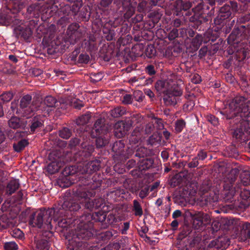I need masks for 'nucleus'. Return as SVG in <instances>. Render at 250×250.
<instances>
[{
    "label": "nucleus",
    "instance_id": "obj_34",
    "mask_svg": "<svg viewBox=\"0 0 250 250\" xmlns=\"http://www.w3.org/2000/svg\"><path fill=\"white\" fill-rule=\"evenodd\" d=\"M101 167V161L98 160H95L89 162L85 166L84 171L88 174L97 171Z\"/></svg>",
    "mask_w": 250,
    "mask_h": 250
},
{
    "label": "nucleus",
    "instance_id": "obj_21",
    "mask_svg": "<svg viewBox=\"0 0 250 250\" xmlns=\"http://www.w3.org/2000/svg\"><path fill=\"white\" fill-rule=\"evenodd\" d=\"M60 108H58L57 110L59 112H61L62 114L65 113V110L67 109L69 107L81 109L84 106L82 101L78 99H75L72 101L59 102Z\"/></svg>",
    "mask_w": 250,
    "mask_h": 250
},
{
    "label": "nucleus",
    "instance_id": "obj_5",
    "mask_svg": "<svg viewBox=\"0 0 250 250\" xmlns=\"http://www.w3.org/2000/svg\"><path fill=\"white\" fill-rule=\"evenodd\" d=\"M185 216L190 217L192 228L195 229L206 226L210 223L211 220L209 214L201 211L188 210L185 212Z\"/></svg>",
    "mask_w": 250,
    "mask_h": 250
},
{
    "label": "nucleus",
    "instance_id": "obj_10",
    "mask_svg": "<svg viewBox=\"0 0 250 250\" xmlns=\"http://www.w3.org/2000/svg\"><path fill=\"white\" fill-rule=\"evenodd\" d=\"M81 146L83 150L79 151L75 155V158L78 162L86 161L87 158L91 155L95 149L94 146L90 144V141L83 142Z\"/></svg>",
    "mask_w": 250,
    "mask_h": 250
},
{
    "label": "nucleus",
    "instance_id": "obj_33",
    "mask_svg": "<svg viewBox=\"0 0 250 250\" xmlns=\"http://www.w3.org/2000/svg\"><path fill=\"white\" fill-rule=\"evenodd\" d=\"M110 120L109 113L103 112L99 115H95V122L93 125H112V124H110L109 122Z\"/></svg>",
    "mask_w": 250,
    "mask_h": 250
},
{
    "label": "nucleus",
    "instance_id": "obj_24",
    "mask_svg": "<svg viewBox=\"0 0 250 250\" xmlns=\"http://www.w3.org/2000/svg\"><path fill=\"white\" fill-rule=\"evenodd\" d=\"M28 0H10L7 9L12 14H15L21 10Z\"/></svg>",
    "mask_w": 250,
    "mask_h": 250
},
{
    "label": "nucleus",
    "instance_id": "obj_62",
    "mask_svg": "<svg viewBox=\"0 0 250 250\" xmlns=\"http://www.w3.org/2000/svg\"><path fill=\"white\" fill-rule=\"evenodd\" d=\"M59 135L60 137L64 139H67L71 136L72 132L68 128L64 127L62 129L59 131Z\"/></svg>",
    "mask_w": 250,
    "mask_h": 250
},
{
    "label": "nucleus",
    "instance_id": "obj_46",
    "mask_svg": "<svg viewBox=\"0 0 250 250\" xmlns=\"http://www.w3.org/2000/svg\"><path fill=\"white\" fill-rule=\"evenodd\" d=\"M19 186L20 184L18 180L14 179L10 181L6 188V193L11 195L19 188Z\"/></svg>",
    "mask_w": 250,
    "mask_h": 250
},
{
    "label": "nucleus",
    "instance_id": "obj_6",
    "mask_svg": "<svg viewBox=\"0 0 250 250\" xmlns=\"http://www.w3.org/2000/svg\"><path fill=\"white\" fill-rule=\"evenodd\" d=\"M93 226V223H89L86 221L81 220V216L80 223L70 239L87 241L93 236V234L92 230Z\"/></svg>",
    "mask_w": 250,
    "mask_h": 250
},
{
    "label": "nucleus",
    "instance_id": "obj_2",
    "mask_svg": "<svg viewBox=\"0 0 250 250\" xmlns=\"http://www.w3.org/2000/svg\"><path fill=\"white\" fill-rule=\"evenodd\" d=\"M113 0H100V4L102 7H108ZM114 4L116 5L117 12L123 15L125 20L129 21L132 16L135 14L137 1L132 0H115Z\"/></svg>",
    "mask_w": 250,
    "mask_h": 250
},
{
    "label": "nucleus",
    "instance_id": "obj_30",
    "mask_svg": "<svg viewBox=\"0 0 250 250\" xmlns=\"http://www.w3.org/2000/svg\"><path fill=\"white\" fill-rule=\"evenodd\" d=\"M41 212L42 213H43V215L42 216V219L43 220V224L44 226V228H46L47 229H52V225L51 221L53 220V216L52 212L53 211L50 208H48L46 210L44 208H41Z\"/></svg>",
    "mask_w": 250,
    "mask_h": 250
},
{
    "label": "nucleus",
    "instance_id": "obj_45",
    "mask_svg": "<svg viewBox=\"0 0 250 250\" xmlns=\"http://www.w3.org/2000/svg\"><path fill=\"white\" fill-rule=\"evenodd\" d=\"M126 113L125 108L123 106H117L110 111L109 116L113 118H119L125 114Z\"/></svg>",
    "mask_w": 250,
    "mask_h": 250
},
{
    "label": "nucleus",
    "instance_id": "obj_22",
    "mask_svg": "<svg viewBox=\"0 0 250 250\" xmlns=\"http://www.w3.org/2000/svg\"><path fill=\"white\" fill-rule=\"evenodd\" d=\"M50 209L53 211L52 216L54 223H56L59 219L65 216L66 210L62 205V200L58 201L57 203L54 204Z\"/></svg>",
    "mask_w": 250,
    "mask_h": 250
},
{
    "label": "nucleus",
    "instance_id": "obj_23",
    "mask_svg": "<svg viewBox=\"0 0 250 250\" xmlns=\"http://www.w3.org/2000/svg\"><path fill=\"white\" fill-rule=\"evenodd\" d=\"M95 114L90 111L81 115L75 120L76 125H86L95 121Z\"/></svg>",
    "mask_w": 250,
    "mask_h": 250
},
{
    "label": "nucleus",
    "instance_id": "obj_35",
    "mask_svg": "<svg viewBox=\"0 0 250 250\" xmlns=\"http://www.w3.org/2000/svg\"><path fill=\"white\" fill-rule=\"evenodd\" d=\"M42 11V6L38 3H35L30 5L27 9V13L31 16L38 18L40 16Z\"/></svg>",
    "mask_w": 250,
    "mask_h": 250
},
{
    "label": "nucleus",
    "instance_id": "obj_55",
    "mask_svg": "<svg viewBox=\"0 0 250 250\" xmlns=\"http://www.w3.org/2000/svg\"><path fill=\"white\" fill-rule=\"evenodd\" d=\"M180 36V30L176 29V28H169V32H168L167 38L170 41L175 40L176 38Z\"/></svg>",
    "mask_w": 250,
    "mask_h": 250
},
{
    "label": "nucleus",
    "instance_id": "obj_27",
    "mask_svg": "<svg viewBox=\"0 0 250 250\" xmlns=\"http://www.w3.org/2000/svg\"><path fill=\"white\" fill-rule=\"evenodd\" d=\"M239 239L243 242L250 240V223L244 222L240 226Z\"/></svg>",
    "mask_w": 250,
    "mask_h": 250
},
{
    "label": "nucleus",
    "instance_id": "obj_51",
    "mask_svg": "<svg viewBox=\"0 0 250 250\" xmlns=\"http://www.w3.org/2000/svg\"><path fill=\"white\" fill-rule=\"evenodd\" d=\"M163 15V12L161 9L153 10L149 14V19L152 20L154 22L157 23Z\"/></svg>",
    "mask_w": 250,
    "mask_h": 250
},
{
    "label": "nucleus",
    "instance_id": "obj_38",
    "mask_svg": "<svg viewBox=\"0 0 250 250\" xmlns=\"http://www.w3.org/2000/svg\"><path fill=\"white\" fill-rule=\"evenodd\" d=\"M17 31L25 40H28L33 34L32 28L29 26H19L17 28Z\"/></svg>",
    "mask_w": 250,
    "mask_h": 250
},
{
    "label": "nucleus",
    "instance_id": "obj_39",
    "mask_svg": "<svg viewBox=\"0 0 250 250\" xmlns=\"http://www.w3.org/2000/svg\"><path fill=\"white\" fill-rule=\"evenodd\" d=\"M72 193H73V198H76L78 200L88 198L87 193L82 188L80 185H79V187H76L72 188Z\"/></svg>",
    "mask_w": 250,
    "mask_h": 250
},
{
    "label": "nucleus",
    "instance_id": "obj_56",
    "mask_svg": "<svg viewBox=\"0 0 250 250\" xmlns=\"http://www.w3.org/2000/svg\"><path fill=\"white\" fill-rule=\"evenodd\" d=\"M28 145V142L27 140L22 139L17 143L14 144L13 148L15 151L19 152L23 149Z\"/></svg>",
    "mask_w": 250,
    "mask_h": 250
},
{
    "label": "nucleus",
    "instance_id": "obj_53",
    "mask_svg": "<svg viewBox=\"0 0 250 250\" xmlns=\"http://www.w3.org/2000/svg\"><path fill=\"white\" fill-rule=\"evenodd\" d=\"M163 97V101L167 105H174L177 104V98L172 93L167 94V93Z\"/></svg>",
    "mask_w": 250,
    "mask_h": 250
},
{
    "label": "nucleus",
    "instance_id": "obj_17",
    "mask_svg": "<svg viewBox=\"0 0 250 250\" xmlns=\"http://www.w3.org/2000/svg\"><path fill=\"white\" fill-rule=\"evenodd\" d=\"M66 33L72 43L79 40L83 34L80 29L79 25L77 23L71 24L68 26Z\"/></svg>",
    "mask_w": 250,
    "mask_h": 250
},
{
    "label": "nucleus",
    "instance_id": "obj_43",
    "mask_svg": "<svg viewBox=\"0 0 250 250\" xmlns=\"http://www.w3.org/2000/svg\"><path fill=\"white\" fill-rule=\"evenodd\" d=\"M81 183L84 185V186H89V188H91L92 189H95L97 188L100 187L101 185V181L100 182L98 181V182L95 181L94 180H93V178L92 179H86L85 178H82L81 179Z\"/></svg>",
    "mask_w": 250,
    "mask_h": 250
},
{
    "label": "nucleus",
    "instance_id": "obj_4",
    "mask_svg": "<svg viewBox=\"0 0 250 250\" xmlns=\"http://www.w3.org/2000/svg\"><path fill=\"white\" fill-rule=\"evenodd\" d=\"M78 173H83L81 171V166L73 165L65 167L62 172V176L57 180V185L62 188L69 187L74 183L73 177Z\"/></svg>",
    "mask_w": 250,
    "mask_h": 250
},
{
    "label": "nucleus",
    "instance_id": "obj_3",
    "mask_svg": "<svg viewBox=\"0 0 250 250\" xmlns=\"http://www.w3.org/2000/svg\"><path fill=\"white\" fill-rule=\"evenodd\" d=\"M238 10V3L235 1H230L229 3L225 4L219 8L217 17L214 20V23L218 29H221L231 18L233 13Z\"/></svg>",
    "mask_w": 250,
    "mask_h": 250
},
{
    "label": "nucleus",
    "instance_id": "obj_50",
    "mask_svg": "<svg viewBox=\"0 0 250 250\" xmlns=\"http://www.w3.org/2000/svg\"><path fill=\"white\" fill-rule=\"evenodd\" d=\"M222 224V229L226 230H229L233 228L234 223H236V220L234 219H228V218H223L221 220Z\"/></svg>",
    "mask_w": 250,
    "mask_h": 250
},
{
    "label": "nucleus",
    "instance_id": "obj_25",
    "mask_svg": "<svg viewBox=\"0 0 250 250\" xmlns=\"http://www.w3.org/2000/svg\"><path fill=\"white\" fill-rule=\"evenodd\" d=\"M192 12H187L185 13L184 15L183 14L182 15V17L176 18L173 19L171 23L172 28H176L177 29V28H179L181 25H183L186 21H188L191 23L190 25L195 28L193 26V23L190 22L189 20V17L192 16Z\"/></svg>",
    "mask_w": 250,
    "mask_h": 250
},
{
    "label": "nucleus",
    "instance_id": "obj_7",
    "mask_svg": "<svg viewBox=\"0 0 250 250\" xmlns=\"http://www.w3.org/2000/svg\"><path fill=\"white\" fill-rule=\"evenodd\" d=\"M245 26L244 25H240L234 28L228 38V43L234 48V51H238L239 49L237 47L242 43L241 42L245 37Z\"/></svg>",
    "mask_w": 250,
    "mask_h": 250
},
{
    "label": "nucleus",
    "instance_id": "obj_36",
    "mask_svg": "<svg viewBox=\"0 0 250 250\" xmlns=\"http://www.w3.org/2000/svg\"><path fill=\"white\" fill-rule=\"evenodd\" d=\"M62 203L63 208H64L66 210L76 211L78 210L81 208L78 203L71 199L65 200L63 201L62 200Z\"/></svg>",
    "mask_w": 250,
    "mask_h": 250
},
{
    "label": "nucleus",
    "instance_id": "obj_37",
    "mask_svg": "<svg viewBox=\"0 0 250 250\" xmlns=\"http://www.w3.org/2000/svg\"><path fill=\"white\" fill-rule=\"evenodd\" d=\"M241 81L240 87L243 91L250 95V80L249 78L244 74L239 75Z\"/></svg>",
    "mask_w": 250,
    "mask_h": 250
},
{
    "label": "nucleus",
    "instance_id": "obj_12",
    "mask_svg": "<svg viewBox=\"0 0 250 250\" xmlns=\"http://www.w3.org/2000/svg\"><path fill=\"white\" fill-rule=\"evenodd\" d=\"M188 178V171L185 170L174 175L168 180V183L172 188L183 187L187 184Z\"/></svg>",
    "mask_w": 250,
    "mask_h": 250
},
{
    "label": "nucleus",
    "instance_id": "obj_16",
    "mask_svg": "<svg viewBox=\"0 0 250 250\" xmlns=\"http://www.w3.org/2000/svg\"><path fill=\"white\" fill-rule=\"evenodd\" d=\"M106 217V214L103 213L100 211L95 212L94 214L87 213L81 216V220L83 221H86L89 223H93L92 222V220H95V222H101L102 227L104 228Z\"/></svg>",
    "mask_w": 250,
    "mask_h": 250
},
{
    "label": "nucleus",
    "instance_id": "obj_8",
    "mask_svg": "<svg viewBox=\"0 0 250 250\" xmlns=\"http://www.w3.org/2000/svg\"><path fill=\"white\" fill-rule=\"evenodd\" d=\"M125 21H123L122 17H117L113 20H109L106 21L103 25V32L104 34H107L106 40L110 41L114 39L116 33L111 28H118Z\"/></svg>",
    "mask_w": 250,
    "mask_h": 250
},
{
    "label": "nucleus",
    "instance_id": "obj_61",
    "mask_svg": "<svg viewBox=\"0 0 250 250\" xmlns=\"http://www.w3.org/2000/svg\"><path fill=\"white\" fill-rule=\"evenodd\" d=\"M180 36L184 37L186 35L188 38L193 37L195 35V31L192 29H186L185 28H180Z\"/></svg>",
    "mask_w": 250,
    "mask_h": 250
},
{
    "label": "nucleus",
    "instance_id": "obj_57",
    "mask_svg": "<svg viewBox=\"0 0 250 250\" xmlns=\"http://www.w3.org/2000/svg\"><path fill=\"white\" fill-rule=\"evenodd\" d=\"M49 242L48 240L42 238L36 241V247L40 250H48Z\"/></svg>",
    "mask_w": 250,
    "mask_h": 250
},
{
    "label": "nucleus",
    "instance_id": "obj_42",
    "mask_svg": "<svg viewBox=\"0 0 250 250\" xmlns=\"http://www.w3.org/2000/svg\"><path fill=\"white\" fill-rule=\"evenodd\" d=\"M114 129L115 136L119 138L124 137L128 132L130 126H116Z\"/></svg>",
    "mask_w": 250,
    "mask_h": 250
},
{
    "label": "nucleus",
    "instance_id": "obj_29",
    "mask_svg": "<svg viewBox=\"0 0 250 250\" xmlns=\"http://www.w3.org/2000/svg\"><path fill=\"white\" fill-rule=\"evenodd\" d=\"M11 13L7 9L0 11V25L8 26L11 24L14 20Z\"/></svg>",
    "mask_w": 250,
    "mask_h": 250
},
{
    "label": "nucleus",
    "instance_id": "obj_18",
    "mask_svg": "<svg viewBox=\"0 0 250 250\" xmlns=\"http://www.w3.org/2000/svg\"><path fill=\"white\" fill-rule=\"evenodd\" d=\"M223 189L221 191V196L225 202L232 203L235 201L234 196L236 193V190L232 185H230L225 182L223 186Z\"/></svg>",
    "mask_w": 250,
    "mask_h": 250
},
{
    "label": "nucleus",
    "instance_id": "obj_26",
    "mask_svg": "<svg viewBox=\"0 0 250 250\" xmlns=\"http://www.w3.org/2000/svg\"><path fill=\"white\" fill-rule=\"evenodd\" d=\"M193 228L191 227L190 224L187 220L185 219L184 217V225L182 228H181L180 232H179L177 239L182 240L187 236L190 237L193 233Z\"/></svg>",
    "mask_w": 250,
    "mask_h": 250
},
{
    "label": "nucleus",
    "instance_id": "obj_48",
    "mask_svg": "<svg viewBox=\"0 0 250 250\" xmlns=\"http://www.w3.org/2000/svg\"><path fill=\"white\" fill-rule=\"evenodd\" d=\"M130 29V26L125 21L118 28H117L115 32L118 35L120 38L128 33Z\"/></svg>",
    "mask_w": 250,
    "mask_h": 250
},
{
    "label": "nucleus",
    "instance_id": "obj_41",
    "mask_svg": "<svg viewBox=\"0 0 250 250\" xmlns=\"http://www.w3.org/2000/svg\"><path fill=\"white\" fill-rule=\"evenodd\" d=\"M239 173V170L238 168H235L231 169L229 173L227 175L226 180L225 181V182L227 181L228 184L233 186V183L238 177Z\"/></svg>",
    "mask_w": 250,
    "mask_h": 250
},
{
    "label": "nucleus",
    "instance_id": "obj_19",
    "mask_svg": "<svg viewBox=\"0 0 250 250\" xmlns=\"http://www.w3.org/2000/svg\"><path fill=\"white\" fill-rule=\"evenodd\" d=\"M219 196L214 191H210L209 192L203 194L201 196L200 202L201 206H213L214 203L218 201Z\"/></svg>",
    "mask_w": 250,
    "mask_h": 250
},
{
    "label": "nucleus",
    "instance_id": "obj_13",
    "mask_svg": "<svg viewBox=\"0 0 250 250\" xmlns=\"http://www.w3.org/2000/svg\"><path fill=\"white\" fill-rule=\"evenodd\" d=\"M68 250H93V247L87 241L73 239L68 240L66 243Z\"/></svg>",
    "mask_w": 250,
    "mask_h": 250
},
{
    "label": "nucleus",
    "instance_id": "obj_20",
    "mask_svg": "<svg viewBox=\"0 0 250 250\" xmlns=\"http://www.w3.org/2000/svg\"><path fill=\"white\" fill-rule=\"evenodd\" d=\"M192 6V2L189 0H176L174 2L173 8L177 13V16L180 15L182 11L186 12V13L187 12H192V15H193V8L191 11H188Z\"/></svg>",
    "mask_w": 250,
    "mask_h": 250
},
{
    "label": "nucleus",
    "instance_id": "obj_63",
    "mask_svg": "<svg viewBox=\"0 0 250 250\" xmlns=\"http://www.w3.org/2000/svg\"><path fill=\"white\" fill-rule=\"evenodd\" d=\"M162 136L158 133H154L149 137L148 142L151 145H153L156 143H160L161 141Z\"/></svg>",
    "mask_w": 250,
    "mask_h": 250
},
{
    "label": "nucleus",
    "instance_id": "obj_9",
    "mask_svg": "<svg viewBox=\"0 0 250 250\" xmlns=\"http://www.w3.org/2000/svg\"><path fill=\"white\" fill-rule=\"evenodd\" d=\"M239 195L242 201L238 205L235 204L229 205L228 206L230 209L236 208L238 210L241 211L250 207V200H248L250 197V190L247 189L246 188H241Z\"/></svg>",
    "mask_w": 250,
    "mask_h": 250
},
{
    "label": "nucleus",
    "instance_id": "obj_52",
    "mask_svg": "<svg viewBox=\"0 0 250 250\" xmlns=\"http://www.w3.org/2000/svg\"><path fill=\"white\" fill-rule=\"evenodd\" d=\"M58 102L52 96L45 97L43 101V104L48 107H54L58 105Z\"/></svg>",
    "mask_w": 250,
    "mask_h": 250
},
{
    "label": "nucleus",
    "instance_id": "obj_44",
    "mask_svg": "<svg viewBox=\"0 0 250 250\" xmlns=\"http://www.w3.org/2000/svg\"><path fill=\"white\" fill-rule=\"evenodd\" d=\"M62 165L61 162L52 161L47 167V171L51 174H53L59 171Z\"/></svg>",
    "mask_w": 250,
    "mask_h": 250
},
{
    "label": "nucleus",
    "instance_id": "obj_49",
    "mask_svg": "<svg viewBox=\"0 0 250 250\" xmlns=\"http://www.w3.org/2000/svg\"><path fill=\"white\" fill-rule=\"evenodd\" d=\"M150 150L145 147H140L134 152V155L140 159L148 157L149 154Z\"/></svg>",
    "mask_w": 250,
    "mask_h": 250
},
{
    "label": "nucleus",
    "instance_id": "obj_14",
    "mask_svg": "<svg viewBox=\"0 0 250 250\" xmlns=\"http://www.w3.org/2000/svg\"><path fill=\"white\" fill-rule=\"evenodd\" d=\"M246 100V99L243 96H236L232 100L229 104V106L235 111L233 114L240 112H247L250 110L248 106L245 107Z\"/></svg>",
    "mask_w": 250,
    "mask_h": 250
},
{
    "label": "nucleus",
    "instance_id": "obj_40",
    "mask_svg": "<svg viewBox=\"0 0 250 250\" xmlns=\"http://www.w3.org/2000/svg\"><path fill=\"white\" fill-rule=\"evenodd\" d=\"M155 88L159 94H165L168 90V82L164 80H158L155 84Z\"/></svg>",
    "mask_w": 250,
    "mask_h": 250
},
{
    "label": "nucleus",
    "instance_id": "obj_58",
    "mask_svg": "<svg viewBox=\"0 0 250 250\" xmlns=\"http://www.w3.org/2000/svg\"><path fill=\"white\" fill-rule=\"evenodd\" d=\"M145 54L146 56L150 59L153 58L156 56V50L152 44L148 45L145 49Z\"/></svg>",
    "mask_w": 250,
    "mask_h": 250
},
{
    "label": "nucleus",
    "instance_id": "obj_32",
    "mask_svg": "<svg viewBox=\"0 0 250 250\" xmlns=\"http://www.w3.org/2000/svg\"><path fill=\"white\" fill-rule=\"evenodd\" d=\"M107 131V126H93L89 133L91 138H95L104 135Z\"/></svg>",
    "mask_w": 250,
    "mask_h": 250
},
{
    "label": "nucleus",
    "instance_id": "obj_28",
    "mask_svg": "<svg viewBox=\"0 0 250 250\" xmlns=\"http://www.w3.org/2000/svg\"><path fill=\"white\" fill-rule=\"evenodd\" d=\"M154 159L149 157L140 159L137 163L140 171H146L153 167Z\"/></svg>",
    "mask_w": 250,
    "mask_h": 250
},
{
    "label": "nucleus",
    "instance_id": "obj_31",
    "mask_svg": "<svg viewBox=\"0 0 250 250\" xmlns=\"http://www.w3.org/2000/svg\"><path fill=\"white\" fill-rule=\"evenodd\" d=\"M43 213H42L41 209L38 213L37 216L36 217V213L33 212L30 216L29 223L30 225H33V227L37 226L39 228L43 225V220L42 219V216Z\"/></svg>",
    "mask_w": 250,
    "mask_h": 250
},
{
    "label": "nucleus",
    "instance_id": "obj_47",
    "mask_svg": "<svg viewBox=\"0 0 250 250\" xmlns=\"http://www.w3.org/2000/svg\"><path fill=\"white\" fill-rule=\"evenodd\" d=\"M190 236H192V239L189 243V247L194 248L198 246L202 240L201 235L194 231Z\"/></svg>",
    "mask_w": 250,
    "mask_h": 250
},
{
    "label": "nucleus",
    "instance_id": "obj_64",
    "mask_svg": "<svg viewBox=\"0 0 250 250\" xmlns=\"http://www.w3.org/2000/svg\"><path fill=\"white\" fill-rule=\"evenodd\" d=\"M241 183L244 186L250 184V172H245L240 175Z\"/></svg>",
    "mask_w": 250,
    "mask_h": 250
},
{
    "label": "nucleus",
    "instance_id": "obj_60",
    "mask_svg": "<svg viewBox=\"0 0 250 250\" xmlns=\"http://www.w3.org/2000/svg\"><path fill=\"white\" fill-rule=\"evenodd\" d=\"M124 147V144L122 143L121 141H120L118 142H116L113 144L112 150L117 154H120L123 151Z\"/></svg>",
    "mask_w": 250,
    "mask_h": 250
},
{
    "label": "nucleus",
    "instance_id": "obj_59",
    "mask_svg": "<svg viewBox=\"0 0 250 250\" xmlns=\"http://www.w3.org/2000/svg\"><path fill=\"white\" fill-rule=\"evenodd\" d=\"M133 210L136 216H141L143 215V212L141 205L136 200L133 201Z\"/></svg>",
    "mask_w": 250,
    "mask_h": 250
},
{
    "label": "nucleus",
    "instance_id": "obj_11",
    "mask_svg": "<svg viewBox=\"0 0 250 250\" xmlns=\"http://www.w3.org/2000/svg\"><path fill=\"white\" fill-rule=\"evenodd\" d=\"M229 245L230 240L227 236H219L217 238L212 240L207 245V250H224L226 249Z\"/></svg>",
    "mask_w": 250,
    "mask_h": 250
},
{
    "label": "nucleus",
    "instance_id": "obj_15",
    "mask_svg": "<svg viewBox=\"0 0 250 250\" xmlns=\"http://www.w3.org/2000/svg\"><path fill=\"white\" fill-rule=\"evenodd\" d=\"M32 100V97L30 95H26L23 96L21 100L20 103V108L23 112V114L25 116H27V118H29L33 114L35 110L31 107V103Z\"/></svg>",
    "mask_w": 250,
    "mask_h": 250
},
{
    "label": "nucleus",
    "instance_id": "obj_1",
    "mask_svg": "<svg viewBox=\"0 0 250 250\" xmlns=\"http://www.w3.org/2000/svg\"><path fill=\"white\" fill-rule=\"evenodd\" d=\"M225 0H208L207 3H199L193 8V15L189 17V20L193 23L195 29H198L199 26L208 21V16L210 17L214 13L215 4L220 5Z\"/></svg>",
    "mask_w": 250,
    "mask_h": 250
},
{
    "label": "nucleus",
    "instance_id": "obj_54",
    "mask_svg": "<svg viewBox=\"0 0 250 250\" xmlns=\"http://www.w3.org/2000/svg\"><path fill=\"white\" fill-rule=\"evenodd\" d=\"M212 187V183L211 181L209 180H204L202 184L201 185L199 190L202 192L203 194H205L209 192L210 190V188Z\"/></svg>",
    "mask_w": 250,
    "mask_h": 250
}]
</instances>
